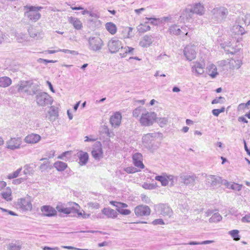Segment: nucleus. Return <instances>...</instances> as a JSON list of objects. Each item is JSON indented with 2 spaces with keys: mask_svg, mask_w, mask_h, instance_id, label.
I'll list each match as a JSON object with an SVG mask.
<instances>
[{
  "mask_svg": "<svg viewBox=\"0 0 250 250\" xmlns=\"http://www.w3.org/2000/svg\"><path fill=\"white\" fill-rule=\"evenodd\" d=\"M71 154V151H66L63 152L61 155L58 157V158L59 159H64V158L66 157L68 155H70Z\"/></svg>",
  "mask_w": 250,
  "mask_h": 250,
  "instance_id": "62",
  "label": "nucleus"
},
{
  "mask_svg": "<svg viewBox=\"0 0 250 250\" xmlns=\"http://www.w3.org/2000/svg\"><path fill=\"white\" fill-rule=\"evenodd\" d=\"M148 22H146L145 24H140L137 27V31L140 33H143L150 30V27L147 24Z\"/></svg>",
  "mask_w": 250,
  "mask_h": 250,
  "instance_id": "36",
  "label": "nucleus"
},
{
  "mask_svg": "<svg viewBox=\"0 0 250 250\" xmlns=\"http://www.w3.org/2000/svg\"><path fill=\"white\" fill-rule=\"evenodd\" d=\"M54 167L59 171L64 170L67 167V164L62 161H57L54 164Z\"/></svg>",
  "mask_w": 250,
  "mask_h": 250,
  "instance_id": "35",
  "label": "nucleus"
},
{
  "mask_svg": "<svg viewBox=\"0 0 250 250\" xmlns=\"http://www.w3.org/2000/svg\"><path fill=\"white\" fill-rule=\"evenodd\" d=\"M124 170L127 173H134L138 171L136 168L133 167H125L124 168Z\"/></svg>",
  "mask_w": 250,
  "mask_h": 250,
  "instance_id": "57",
  "label": "nucleus"
},
{
  "mask_svg": "<svg viewBox=\"0 0 250 250\" xmlns=\"http://www.w3.org/2000/svg\"><path fill=\"white\" fill-rule=\"evenodd\" d=\"M102 212L108 218L114 219L116 218L118 216V213L117 211L109 208H104L102 210Z\"/></svg>",
  "mask_w": 250,
  "mask_h": 250,
  "instance_id": "24",
  "label": "nucleus"
},
{
  "mask_svg": "<svg viewBox=\"0 0 250 250\" xmlns=\"http://www.w3.org/2000/svg\"><path fill=\"white\" fill-rule=\"evenodd\" d=\"M108 49L111 53L117 52L120 48L123 49L122 42L119 40L112 39L110 40L107 44Z\"/></svg>",
  "mask_w": 250,
  "mask_h": 250,
  "instance_id": "12",
  "label": "nucleus"
},
{
  "mask_svg": "<svg viewBox=\"0 0 250 250\" xmlns=\"http://www.w3.org/2000/svg\"><path fill=\"white\" fill-rule=\"evenodd\" d=\"M142 187L146 189H152L154 188V186L153 184L144 183L142 185Z\"/></svg>",
  "mask_w": 250,
  "mask_h": 250,
  "instance_id": "59",
  "label": "nucleus"
},
{
  "mask_svg": "<svg viewBox=\"0 0 250 250\" xmlns=\"http://www.w3.org/2000/svg\"><path fill=\"white\" fill-rule=\"evenodd\" d=\"M22 170V168L20 167L18 168L17 170L13 172V173H10L7 176V177L9 179H12L14 178H16L19 175L20 173L21 172Z\"/></svg>",
  "mask_w": 250,
  "mask_h": 250,
  "instance_id": "49",
  "label": "nucleus"
},
{
  "mask_svg": "<svg viewBox=\"0 0 250 250\" xmlns=\"http://www.w3.org/2000/svg\"><path fill=\"white\" fill-rule=\"evenodd\" d=\"M196 47L194 45H188L184 49V54L187 59L192 61L194 59L196 55Z\"/></svg>",
  "mask_w": 250,
  "mask_h": 250,
  "instance_id": "13",
  "label": "nucleus"
},
{
  "mask_svg": "<svg viewBox=\"0 0 250 250\" xmlns=\"http://www.w3.org/2000/svg\"><path fill=\"white\" fill-rule=\"evenodd\" d=\"M155 209L159 214L165 217H170L173 214L171 208L166 204H160L156 207Z\"/></svg>",
  "mask_w": 250,
  "mask_h": 250,
  "instance_id": "10",
  "label": "nucleus"
},
{
  "mask_svg": "<svg viewBox=\"0 0 250 250\" xmlns=\"http://www.w3.org/2000/svg\"><path fill=\"white\" fill-rule=\"evenodd\" d=\"M222 219V216L218 212L214 213L210 218L209 221L210 223H217L220 221Z\"/></svg>",
  "mask_w": 250,
  "mask_h": 250,
  "instance_id": "40",
  "label": "nucleus"
},
{
  "mask_svg": "<svg viewBox=\"0 0 250 250\" xmlns=\"http://www.w3.org/2000/svg\"><path fill=\"white\" fill-rule=\"evenodd\" d=\"M59 51H60V52H64L65 53H66V54H70L72 55H78V52L76 51H75V50H68V49H59Z\"/></svg>",
  "mask_w": 250,
  "mask_h": 250,
  "instance_id": "55",
  "label": "nucleus"
},
{
  "mask_svg": "<svg viewBox=\"0 0 250 250\" xmlns=\"http://www.w3.org/2000/svg\"><path fill=\"white\" fill-rule=\"evenodd\" d=\"M26 179V177L18 178V179H15V180H14L13 181V183L15 185H19V184H21V183L23 182V181H24Z\"/></svg>",
  "mask_w": 250,
  "mask_h": 250,
  "instance_id": "63",
  "label": "nucleus"
},
{
  "mask_svg": "<svg viewBox=\"0 0 250 250\" xmlns=\"http://www.w3.org/2000/svg\"><path fill=\"white\" fill-rule=\"evenodd\" d=\"M156 114L154 112H148L146 110L140 117V123L144 126H149L153 124L156 119Z\"/></svg>",
  "mask_w": 250,
  "mask_h": 250,
  "instance_id": "6",
  "label": "nucleus"
},
{
  "mask_svg": "<svg viewBox=\"0 0 250 250\" xmlns=\"http://www.w3.org/2000/svg\"><path fill=\"white\" fill-rule=\"evenodd\" d=\"M205 67L204 63L194 62L191 67V70L196 76H199L204 73Z\"/></svg>",
  "mask_w": 250,
  "mask_h": 250,
  "instance_id": "18",
  "label": "nucleus"
},
{
  "mask_svg": "<svg viewBox=\"0 0 250 250\" xmlns=\"http://www.w3.org/2000/svg\"><path fill=\"white\" fill-rule=\"evenodd\" d=\"M29 81H21L17 84L11 86L8 89L9 93L15 96H23L28 94Z\"/></svg>",
  "mask_w": 250,
  "mask_h": 250,
  "instance_id": "1",
  "label": "nucleus"
},
{
  "mask_svg": "<svg viewBox=\"0 0 250 250\" xmlns=\"http://www.w3.org/2000/svg\"><path fill=\"white\" fill-rule=\"evenodd\" d=\"M41 7H35L32 6H25L24 9L27 10L25 12V16L27 17L30 20L36 21L41 17V14L38 12L39 10L41 9Z\"/></svg>",
  "mask_w": 250,
  "mask_h": 250,
  "instance_id": "8",
  "label": "nucleus"
},
{
  "mask_svg": "<svg viewBox=\"0 0 250 250\" xmlns=\"http://www.w3.org/2000/svg\"><path fill=\"white\" fill-rule=\"evenodd\" d=\"M214 241L212 240H206L202 242H196V241H191L188 243H186L185 245H206L209 244L213 243Z\"/></svg>",
  "mask_w": 250,
  "mask_h": 250,
  "instance_id": "46",
  "label": "nucleus"
},
{
  "mask_svg": "<svg viewBox=\"0 0 250 250\" xmlns=\"http://www.w3.org/2000/svg\"><path fill=\"white\" fill-rule=\"evenodd\" d=\"M151 212L150 208L146 205H138L134 208V213L138 217L149 216Z\"/></svg>",
  "mask_w": 250,
  "mask_h": 250,
  "instance_id": "11",
  "label": "nucleus"
},
{
  "mask_svg": "<svg viewBox=\"0 0 250 250\" xmlns=\"http://www.w3.org/2000/svg\"><path fill=\"white\" fill-rule=\"evenodd\" d=\"M68 21L72 24L74 27L77 30H80L82 27V23L77 18L74 17H69L68 18Z\"/></svg>",
  "mask_w": 250,
  "mask_h": 250,
  "instance_id": "30",
  "label": "nucleus"
},
{
  "mask_svg": "<svg viewBox=\"0 0 250 250\" xmlns=\"http://www.w3.org/2000/svg\"><path fill=\"white\" fill-rule=\"evenodd\" d=\"M91 153L96 160H99L103 157V152L100 142H97L94 144Z\"/></svg>",
  "mask_w": 250,
  "mask_h": 250,
  "instance_id": "14",
  "label": "nucleus"
},
{
  "mask_svg": "<svg viewBox=\"0 0 250 250\" xmlns=\"http://www.w3.org/2000/svg\"><path fill=\"white\" fill-rule=\"evenodd\" d=\"M156 136V133H152L145 134L142 137L143 145L151 151H154L159 147V145L154 142V139Z\"/></svg>",
  "mask_w": 250,
  "mask_h": 250,
  "instance_id": "3",
  "label": "nucleus"
},
{
  "mask_svg": "<svg viewBox=\"0 0 250 250\" xmlns=\"http://www.w3.org/2000/svg\"><path fill=\"white\" fill-rule=\"evenodd\" d=\"M225 108L224 107H222L220 109H214L212 110V113L213 115L217 117L220 113L224 112L225 111Z\"/></svg>",
  "mask_w": 250,
  "mask_h": 250,
  "instance_id": "54",
  "label": "nucleus"
},
{
  "mask_svg": "<svg viewBox=\"0 0 250 250\" xmlns=\"http://www.w3.org/2000/svg\"><path fill=\"white\" fill-rule=\"evenodd\" d=\"M35 101L39 106H46L52 104L53 100L48 93L40 91L35 96Z\"/></svg>",
  "mask_w": 250,
  "mask_h": 250,
  "instance_id": "5",
  "label": "nucleus"
},
{
  "mask_svg": "<svg viewBox=\"0 0 250 250\" xmlns=\"http://www.w3.org/2000/svg\"><path fill=\"white\" fill-rule=\"evenodd\" d=\"M118 212L122 215H129L131 213V211L127 209L117 208Z\"/></svg>",
  "mask_w": 250,
  "mask_h": 250,
  "instance_id": "58",
  "label": "nucleus"
},
{
  "mask_svg": "<svg viewBox=\"0 0 250 250\" xmlns=\"http://www.w3.org/2000/svg\"><path fill=\"white\" fill-rule=\"evenodd\" d=\"M122 49L124 50V52L120 53V55L122 58H124L128 54H133L134 48L129 46H125L124 48L123 47Z\"/></svg>",
  "mask_w": 250,
  "mask_h": 250,
  "instance_id": "38",
  "label": "nucleus"
},
{
  "mask_svg": "<svg viewBox=\"0 0 250 250\" xmlns=\"http://www.w3.org/2000/svg\"><path fill=\"white\" fill-rule=\"evenodd\" d=\"M42 215L43 216L52 217L57 215V210L52 207L44 205L41 208Z\"/></svg>",
  "mask_w": 250,
  "mask_h": 250,
  "instance_id": "16",
  "label": "nucleus"
},
{
  "mask_svg": "<svg viewBox=\"0 0 250 250\" xmlns=\"http://www.w3.org/2000/svg\"><path fill=\"white\" fill-rule=\"evenodd\" d=\"M16 37L17 40L19 42H21L26 40V36L25 34L22 33L18 34Z\"/></svg>",
  "mask_w": 250,
  "mask_h": 250,
  "instance_id": "53",
  "label": "nucleus"
},
{
  "mask_svg": "<svg viewBox=\"0 0 250 250\" xmlns=\"http://www.w3.org/2000/svg\"><path fill=\"white\" fill-rule=\"evenodd\" d=\"M29 85L28 95H34L39 92L40 86L37 83H34L31 81H29Z\"/></svg>",
  "mask_w": 250,
  "mask_h": 250,
  "instance_id": "25",
  "label": "nucleus"
},
{
  "mask_svg": "<svg viewBox=\"0 0 250 250\" xmlns=\"http://www.w3.org/2000/svg\"><path fill=\"white\" fill-rule=\"evenodd\" d=\"M165 175L167 180V182H168V185L169 184L170 186H173L175 180V177L171 175H167L166 174H165Z\"/></svg>",
  "mask_w": 250,
  "mask_h": 250,
  "instance_id": "51",
  "label": "nucleus"
},
{
  "mask_svg": "<svg viewBox=\"0 0 250 250\" xmlns=\"http://www.w3.org/2000/svg\"><path fill=\"white\" fill-rule=\"evenodd\" d=\"M193 12L190 8H187L183 11L180 18L181 20L185 22V21H188L192 19L193 16Z\"/></svg>",
  "mask_w": 250,
  "mask_h": 250,
  "instance_id": "21",
  "label": "nucleus"
},
{
  "mask_svg": "<svg viewBox=\"0 0 250 250\" xmlns=\"http://www.w3.org/2000/svg\"><path fill=\"white\" fill-rule=\"evenodd\" d=\"M190 8L194 14L203 15L205 13L204 7L200 3H196L193 4Z\"/></svg>",
  "mask_w": 250,
  "mask_h": 250,
  "instance_id": "26",
  "label": "nucleus"
},
{
  "mask_svg": "<svg viewBox=\"0 0 250 250\" xmlns=\"http://www.w3.org/2000/svg\"><path fill=\"white\" fill-rule=\"evenodd\" d=\"M37 62L39 63H45V64H47V63H53L56 62V61H54L53 60H48L46 59H43L42 58H39L38 59Z\"/></svg>",
  "mask_w": 250,
  "mask_h": 250,
  "instance_id": "61",
  "label": "nucleus"
},
{
  "mask_svg": "<svg viewBox=\"0 0 250 250\" xmlns=\"http://www.w3.org/2000/svg\"><path fill=\"white\" fill-rule=\"evenodd\" d=\"M134 165L137 167L143 168L144 165L142 162L143 156L140 153H136L132 156Z\"/></svg>",
  "mask_w": 250,
  "mask_h": 250,
  "instance_id": "20",
  "label": "nucleus"
},
{
  "mask_svg": "<svg viewBox=\"0 0 250 250\" xmlns=\"http://www.w3.org/2000/svg\"><path fill=\"white\" fill-rule=\"evenodd\" d=\"M23 168L24 170L23 172L24 175H26L32 173L33 169L29 165H26L24 166Z\"/></svg>",
  "mask_w": 250,
  "mask_h": 250,
  "instance_id": "52",
  "label": "nucleus"
},
{
  "mask_svg": "<svg viewBox=\"0 0 250 250\" xmlns=\"http://www.w3.org/2000/svg\"><path fill=\"white\" fill-rule=\"evenodd\" d=\"M68 207H65L63 204L59 203L56 206L57 210L64 214H69L71 213H77L78 216L82 215V213L79 212L80 208L79 205L75 202L69 203Z\"/></svg>",
  "mask_w": 250,
  "mask_h": 250,
  "instance_id": "2",
  "label": "nucleus"
},
{
  "mask_svg": "<svg viewBox=\"0 0 250 250\" xmlns=\"http://www.w3.org/2000/svg\"><path fill=\"white\" fill-rule=\"evenodd\" d=\"M79 163L80 165H85L88 160V155L86 152L81 151L79 154Z\"/></svg>",
  "mask_w": 250,
  "mask_h": 250,
  "instance_id": "32",
  "label": "nucleus"
},
{
  "mask_svg": "<svg viewBox=\"0 0 250 250\" xmlns=\"http://www.w3.org/2000/svg\"><path fill=\"white\" fill-rule=\"evenodd\" d=\"M122 114L120 112H114L110 117L109 122L114 128L119 127L121 123Z\"/></svg>",
  "mask_w": 250,
  "mask_h": 250,
  "instance_id": "15",
  "label": "nucleus"
},
{
  "mask_svg": "<svg viewBox=\"0 0 250 250\" xmlns=\"http://www.w3.org/2000/svg\"><path fill=\"white\" fill-rule=\"evenodd\" d=\"M50 121L55 120L59 115L58 108L55 106H51L48 111Z\"/></svg>",
  "mask_w": 250,
  "mask_h": 250,
  "instance_id": "31",
  "label": "nucleus"
},
{
  "mask_svg": "<svg viewBox=\"0 0 250 250\" xmlns=\"http://www.w3.org/2000/svg\"><path fill=\"white\" fill-rule=\"evenodd\" d=\"M88 49L94 52L100 51L104 46V42L98 36H91L87 39Z\"/></svg>",
  "mask_w": 250,
  "mask_h": 250,
  "instance_id": "4",
  "label": "nucleus"
},
{
  "mask_svg": "<svg viewBox=\"0 0 250 250\" xmlns=\"http://www.w3.org/2000/svg\"><path fill=\"white\" fill-rule=\"evenodd\" d=\"M225 101V99L223 97H217L214 100H213L211 102L212 104H216L218 103H224Z\"/></svg>",
  "mask_w": 250,
  "mask_h": 250,
  "instance_id": "56",
  "label": "nucleus"
},
{
  "mask_svg": "<svg viewBox=\"0 0 250 250\" xmlns=\"http://www.w3.org/2000/svg\"><path fill=\"white\" fill-rule=\"evenodd\" d=\"M206 184L209 187H215L219 185L221 183V178L215 175H208L206 178Z\"/></svg>",
  "mask_w": 250,
  "mask_h": 250,
  "instance_id": "19",
  "label": "nucleus"
},
{
  "mask_svg": "<svg viewBox=\"0 0 250 250\" xmlns=\"http://www.w3.org/2000/svg\"><path fill=\"white\" fill-rule=\"evenodd\" d=\"M231 30L233 33L237 35H243L245 33L244 28L239 24L233 26Z\"/></svg>",
  "mask_w": 250,
  "mask_h": 250,
  "instance_id": "33",
  "label": "nucleus"
},
{
  "mask_svg": "<svg viewBox=\"0 0 250 250\" xmlns=\"http://www.w3.org/2000/svg\"><path fill=\"white\" fill-rule=\"evenodd\" d=\"M241 220L242 223H250V214L245 215Z\"/></svg>",
  "mask_w": 250,
  "mask_h": 250,
  "instance_id": "60",
  "label": "nucleus"
},
{
  "mask_svg": "<svg viewBox=\"0 0 250 250\" xmlns=\"http://www.w3.org/2000/svg\"><path fill=\"white\" fill-rule=\"evenodd\" d=\"M207 73L211 78H215L218 75L216 66L213 64H209L207 67Z\"/></svg>",
  "mask_w": 250,
  "mask_h": 250,
  "instance_id": "28",
  "label": "nucleus"
},
{
  "mask_svg": "<svg viewBox=\"0 0 250 250\" xmlns=\"http://www.w3.org/2000/svg\"><path fill=\"white\" fill-rule=\"evenodd\" d=\"M28 32L31 37L36 38L37 39L42 37V34L41 33L37 32L33 28L29 29Z\"/></svg>",
  "mask_w": 250,
  "mask_h": 250,
  "instance_id": "45",
  "label": "nucleus"
},
{
  "mask_svg": "<svg viewBox=\"0 0 250 250\" xmlns=\"http://www.w3.org/2000/svg\"><path fill=\"white\" fill-rule=\"evenodd\" d=\"M226 185L228 187H229L230 186V188L234 190H236L237 191H239L242 188V185H239L237 183H229L228 182L226 184Z\"/></svg>",
  "mask_w": 250,
  "mask_h": 250,
  "instance_id": "48",
  "label": "nucleus"
},
{
  "mask_svg": "<svg viewBox=\"0 0 250 250\" xmlns=\"http://www.w3.org/2000/svg\"><path fill=\"white\" fill-rule=\"evenodd\" d=\"M22 144V139L20 137H12L8 140L6 143V147L10 150L19 149Z\"/></svg>",
  "mask_w": 250,
  "mask_h": 250,
  "instance_id": "9",
  "label": "nucleus"
},
{
  "mask_svg": "<svg viewBox=\"0 0 250 250\" xmlns=\"http://www.w3.org/2000/svg\"><path fill=\"white\" fill-rule=\"evenodd\" d=\"M155 179L160 182L163 186H166L168 185V182H167V180L166 178L165 174H163V175L156 176Z\"/></svg>",
  "mask_w": 250,
  "mask_h": 250,
  "instance_id": "43",
  "label": "nucleus"
},
{
  "mask_svg": "<svg viewBox=\"0 0 250 250\" xmlns=\"http://www.w3.org/2000/svg\"><path fill=\"white\" fill-rule=\"evenodd\" d=\"M21 246L19 244L11 243L7 247V250H21Z\"/></svg>",
  "mask_w": 250,
  "mask_h": 250,
  "instance_id": "50",
  "label": "nucleus"
},
{
  "mask_svg": "<svg viewBox=\"0 0 250 250\" xmlns=\"http://www.w3.org/2000/svg\"><path fill=\"white\" fill-rule=\"evenodd\" d=\"M106 30L112 35L115 34L117 32V27L116 25L111 22H107L105 24Z\"/></svg>",
  "mask_w": 250,
  "mask_h": 250,
  "instance_id": "34",
  "label": "nucleus"
},
{
  "mask_svg": "<svg viewBox=\"0 0 250 250\" xmlns=\"http://www.w3.org/2000/svg\"><path fill=\"white\" fill-rule=\"evenodd\" d=\"M17 206L19 208L23 210H30L32 208V205L28 199L21 198L17 201Z\"/></svg>",
  "mask_w": 250,
  "mask_h": 250,
  "instance_id": "17",
  "label": "nucleus"
},
{
  "mask_svg": "<svg viewBox=\"0 0 250 250\" xmlns=\"http://www.w3.org/2000/svg\"><path fill=\"white\" fill-rule=\"evenodd\" d=\"M170 34L175 35H178L181 34L182 31L177 25L174 24L169 27L168 30Z\"/></svg>",
  "mask_w": 250,
  "mask_h": 250,
  "instance_id": "37",
  "label": "nucleus"
},
{
  "mask_svg": "<svg viewBox=\"0 0 250 250\" xmlns=\"http://www.w3.org/2000/svg\"><path fill=\"white\" fill-rule=\"evenodd\" d=\"M41 140V136L37 134H31L27 135L24 138V141L27 143L35 144Z\"/></svg>",
  "mask_w": 250,
  "mask_h": 250,
  "instance_id": "27",
  "label": "nucleus"
},
{
  "mask_svg": "<svg viewBox=\"0 0 250 250\" xmlns=\"http://www.w3.org/2000/svg\"><path fill=\"white\" fill-rule=\"evenodd\" d=\"M12 81L11 78L7 76L0 77V87L6 88L12 84Z\"/></svg>",
  "mask_w": 250,
  "mask_h": 250,
  "instance_id": "29",
  "label": "nucleus"
},
{
  "mask_svg": "<svg viewBox=\"0 0 250 250\" xmlns=\"http://www.w3.org/2000/svg\"><path fill=\"white\" fill-rule=\"evenodd\" d=\"M229 14L228 9L224 7H216L211 11V18L217 21L225 19Z\"/></svg>",
  "mask_w": 250,
  "mask_h": 250,
  "instance_id": "7",
  "label": "nucleus"
},
{
  "mask_svg": "<svg viewBox=\"0 0 250 250\" xmlns=\"http://www.w3.org/2000/svg\"><path fill=\"white\" fill-rule=\"evenodd\" d=\"M155 121H156L161 127H163L167 124L168 120L167 118H157L156 117Z\"/></svg>",
  "mask_w": 250,
  "mask_h": 250,
  "instance_id": "47",
  "label": "nucleus"
},
{
  "mask_svg": "<svg viewBox=\"0 0 250 250\" xmlns=\"http://www.w3.org/2000/svg\"><path fill=\"white\" fill-rule=\"evenodd\" d=\"M40 160H45L44 162L39 167V169L41 171H44L49 168L50 162L47 160V158H42Z\"/></svg>",
  "mask_w": 250,
  "mask_h": 250,
  "instance_id": "41",
  "label": "nucleus"
},
{
  "mask_svg": "<svg viewBox=\"0 0 250 250\" xmlns=\"http://www.w3.org/2000/svg\"><path fill=\"white\" fill-rule=\"evenodd\" d=\"M12 192L10 189H6L5 191L2 192L1 195L2 198L6 200L7 201H10L12 200Z\"/></svg>",
  "mask_w": 250,
  "mask_h": 250,
  "instance_id": "39",
  "label": "nucleus"
},
{
  "mask_svg": "<svg viewBox=\"0 0 250 250\" xmlns=\"http://www.w3.org/2000/svg\"><path fill=\"white\" fill-rule=\"evenodd\" d=\"M153 42V37L151 35H145L141 40L139 45L143 47H148Z\"/></svg>",
  "mask_w": 250,
  "mask_h": 250,
  "instance_id": "23",
  "label": "nucleus"
},
{
  "mask_svg": "<svg viewBox=\"0 0 250 250\" xmlns=\"http://www.w3.org/2000/svg\"><path fill=\"white\" fill-rule=\"evenodd\" d=\"M141 198L142 201H143L144 202H145L146 203L148 204L150 201V199L145 194H141Z\"/></svg>",
  "mask_w": 250,
  "mask_h": 250,
  "instance_id": "64",
  "label": "nucleus"
},
{
  "mask_svg": "<svg viewBox=\"0 0 250 250\" xmlns=\"http://www.w3.org/2000/svg\"><path fill=\"white\" fill-rule=\"evenodd\" d=\"M239 230L233 229L229 232V234L232 237L234 240L238 241L240 239V236L239 235Z\"/></svg>",
  "mask_w": 250,
  "mask_h": 250,
  "instance_id": "44",
  "label": "nucleus"
},
{
  "mask_svg": "<svg viewBox=\"0 0 250 250\" xmlns=\"http://www.w3.org/2000/svg\"><path fill=\"white\" fill-rule=\"evenodd\" d=\"M180 178L184 184L186 185H194L196 177L194 175H182L180 176Z\"/></svg>",
  "mask_w": 250,
  "mask_h": 250,
  "instance_id": "22",
  "label": "nucleus"
},
{
  "mask_svg": "<svg viewBox=\"0 0 250 250\" xmlns=\"http://www.w3.org/2000/svg\"><path fill=\"white\" fill-rule=\"evenodd\" d=\"M146 109L143 107H138L135 109L133 112V115L134 117H138L139 115L142 116V113L146 111Z\"/></svg>",
  "mask_w": 250,
  "mask_h": 250,
  "instance_id": "42",
  "label": "nucleus"
}]
</instances>
